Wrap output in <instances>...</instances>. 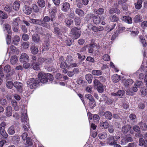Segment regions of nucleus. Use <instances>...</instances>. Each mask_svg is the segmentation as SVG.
<instances>
[{
	"mask_svg": "<svg viewBox=\"0 0 147 147\" xmlns=\"http://www.w3.org/2000/svg\"><path fill=\"white\" fill-rule=\"evenodd\" d=\"M18 59L16 55L12 56L10 59V61L12 65L15 64L18 62Z\"/></svg>",
	"mask_w": 147,
	"mask_h": 147,
	"instance_id": "obj_22",
	"label": "nucleus"
},
{
	"mask_svg": "<svg viewBox=\"0 0 147 147\" xmlns=\"http://www.w3.org/2000/svg\"><path fill=\"white\" fill-rule=\"evenodd\" d=\"M25 145L26 146H32V140L30 137H27Z\"/></svg>",
	"mask_w": 147,
	"mask_h": 147,
	"instance_id": "obj_35",
	"label": "nucleus"
},
{
	"mask_svg": "<svg viewBox=\"0 0 147 147\" xmlns=\"http://www.w3.org/2000/svg\"><path fill=\"white\" fill-rule=\"evenodd\" d=\"M50 20V18L48 16H45L43 20H40V25L42 26L47 28H50V26L49 24L47 22H49Z\"/></svg>",
	"mask_w": 147,
	"mask_h": 147,
	"instance_id": "obj_4",
	"label": "nucleus"
},
{
	"mask_svg": "<svg viewBox=\"0 0 147 147\" xmlns=\"http://www.w3.org/2000/svg\"><path fill=\"white\" fill-rule=\"evenodd\" d=\"M5 115L7 117H10L12 115V109L10 106L6 107V109Z\"/></svg>",
	"mask_w": 147,
	"mask_h": 147,
	"instance_id": "obj_16",
	"label": "nucleus"
},
{
	"mask_svg": "<svg viewBox=\"0 0 147 147\" xmlns=\"http://www.w3.org/2000/svg\"><path fill=\"white\" fill-rule=\"evenodd\" d=\"M43 45L44 46V49L47 50H51L54 49L56 47V45H53L51 43H50L48 40L45 41Z\"/></svg>",
	"mask_w": 147,
	"mask_h": 147,
	"instance_id": "obj_6",
	"label": "nucleus"
},
{
	"mask_svg": "<svg viewBox=\"0 0 147 147\" xmlns=\"http://www.w3.org/2000/svg\"><path fill=\"white\" fill-rule=\"evenodd\" d=\"M141 95L142 97L145 96L147 94V90L144 87H141L140 90Z\"/></svg>",
	"mask_w": 147,
	"mask_h": 147,
	"instance_id": "obj_33",
	"label": "nucleus"
},
{
	"mask_svg": "<svg viewBox=\"0 0 147 147\" xmlns=\"http://www.w3.org/2000/svg\"><path fill=\"white\" fill-rule=\"evenodd\" d=\"M4 32L7 31L9 34H10L11 32V27L10 26L7 24H6L5 25V28L4 29Z\"/></svg>",
	"mask_w": 147,
	"mask_h": 147,
	"instance_id": "obj_32",
	"label": "nucleus"
},
{
	"mask_svg": "<svg viewBox=\"0 0 147 147\" xmlns=\"http://www.w3.org/2000/svg\"><path fill=\"white\" fill-rule=\"evenodd\" d=\"M4 71L7 73L9 72L11 70V67L8 65L5 66L4 68Z\"/></svg>",
	"mask_w": 147,
	"mask_h": 147,
	"instance_id": "obj_61",
	"label": "nucleus"
},
{
	"mask_svg": "<svg viewBox=\"0 0 147 147\" xmlns=\"http://www.w3.org/2000/svg\"><path fill=\"white\" fill-rule=\"evenodd\" d=\"M142 0H138L137 2L135 3V8L138 9H141L142 7Z\"/></svg>",
	"mask_w": 147,
	"mask_h": 147,
	"instance_id": "obj_20",
	"label": "nucleus"
},
{
	"mask_svg": "<svg viewBox=\"0 0 147 147\" xmlns=\"http://www.w3.org/2000/svg\"><path fill=\"white\" fill-rule=\"evenodd\" d=\"M13 86L16 88L18 92H21L23 91V85L19 82H16L13 83Z\"/></svg>",
	"mask_w": 147,
	"mask_h": 147,
	"instance_id": "obj_9",
	"label": "nucleus"
},
{
	"mask_svg": "<svg viewBox=\"0 0 147 147\" xmlns=\"http://www.w3.org/2000/svg\"><path fill=\"white\" fill-rule=\"evenodd\" d=\"M16 127V125H11L8 129L7 132L8 134L11 135H13L15 133V128Z\"/></svg>",
	"mask_w": 147,
	"mask_h": 147,
	"instance_id": "obj_14",
	"label": "nucleus"
},
{
	"mask_svg": "<svg viewBox=\"0 0 147 147\" xmlns=\"http://www.w3.org/2000/svg\"><path fill=\"white\" fill-rule=\"evenodd\" d=\"M125 93V91L123 90H119L116 93H111V95L114 97H121L124 95Z\"/></svg>",
	"mask_w": 147,
	"mask_h": 147,
	"instance_id": "obj_12",
	"label": "nucleus"
},
{
	"mask_svg": "<svg viewBox=\"0 0 147 147\" xmlns=\"http://www.w3.org/2000/svg\"><path fill=\"white\" fill-rule=\"evenodd\" d=\"M120 138L119 136H110L107 139V144L110 146H113L117 143V141Z\"/></svg>",
	"mask_w": 147,
	"mask_h": 147,
	"instance_id": "obj_2",
	"label": "nucleus"
},
{
	"mask_svg": "<svg viewBox=\"0 0 147 147\" xmlns=\"http://www.w3.org/2000/svg\"><path fill=\"white\" fill-rule=\"evenodd\" d=\"M75 12L80 17H83L84 16V12L82 10L78 9H76L75 10Z\"/></svg>",
	"mask_w": 147,
	"mask_h": 147,
	"instance_id": "obj_31",
	"label": "nucleus"
},
{
	"mask_svg": "<svg viewBox=\"0 0 147 147\" xmlns=\"http://www.w3.org/2000/svg\"><path fill=\"white\" fill-rule=\"evenodd\" d=\"M87 16L92 19L93 23L95 24H97L100 22V18L98 15H96L90 13L88 14Z\"/></svg>",
	"mask_w": 147,
	"mask_h": 147,
	"instance_id": "obj_7",
	"label": "nucleus"
},
{
	"mask_svg": "<svg viewBox=\"0 0 147 147\" xmlns=\"http://www.w3.org/2000/svg\"><path fill=\"white\" fill-rule=\"evenodd\" d=\"M140 41L142 44L143 47H146V43L144 38L142 36H141L140 37Z\"/></svg>",
	"mask_w": 147,
	"mask_h": 147,
	"instance_id": "obj_50",
	"label": "nucleus"
},
{
	"mask_svg": "<svg viewBox=\"0 0 147 147\" xmlns=\"http://www.w3.org/2000/svg\"><path fill=\"white\" fill-rule=\"evenodd\" d=\"M2 130L0 131V134L4 138L6 139L8 137V135L6 133L5 129H2Z\"/></svg>",
	"mask_w": 147,
	"mask_h": 147,
	"instance_id": "obj_54",
	"label": "nucleus"
},
{
	"mask_svg": "<svg viewBox=\"0 0 147 147\" xmlns=\"http://www.w3.org/2000/svg\"><path fill=\"white\" fill-rule=\"evenodd\" d=\"M81 31L76 27L72 28L70 32V36L73 39H76L80 37Z\"/></svg>",
	"mask_w": 147,
	"mask_h": 147,
	"instance_id": "obj_1",
	"label": "nucleus"
},
{
	"mask_svg": "<svg viewBox=\"0 0 147 147\" xmlns=\"http://www.w3.org/2000/svg\"><path fill=\"white\" fill-rule=\"evenodd\" d=\"M95 105L96 103L94 100L90 101L89 106L91 108H93Z\"/></svg>",
	"mask_w": 147,
	"mask_h": 147,
	"instance_id": "obj_59",
	"label": "nucleus"
},
{
	"mask_svg": "<svg viewBox=\"0 0 147 147\" xmlns=\"http://www.w3.org/2000/svg\"><path fill=\"white\" fill-rule=\"evenodd\" d=\"M20 4L19 1H15L13 4V7L14 9L16 10H18L20 8Z\"/></svg>",
	"mask_w": 147,
	"mask_h": 147,
	"instance_id": "obj_30",
	"label": "nucleus"
},
{
	"mask_svg": "<svg viewBox=\"0 0 147 147\" xmlns=\"http://www.w3.org/2000/svg\"><path fill=\"white\" fill-rule=\"evenodd\" d=\"M39 83V82L38 80H36L34 78H30L27 82V84L30 85L29 86L31 89H35Z\"/></svg>",
	"mask_w": 147,
	"mask_h": 147,
	"instance_id": "obj_3",
	"label": "nucleus"
},
{
	"mask_svg": "<svg viewBox=\"0 0 147 147\" xmlns=\"http://www.w3.org/2000/svg\"><path fill=\"white\" fill-rule=\"evenodd\" d=\"M32 66L34 70H38L40 69L39 64L38 63H33Z\"/></svg>",
	"mask_w": 147,
	"mask_h": 147,
	"instance_id": "obj_45",
	"label": "nucleus"
},
{
	"mask_svg": "<svg viewBox=\"0 0 147 147\" xmlns=\"http://www.w3.org/2000/svg\"><path fill=\"white\" fill-rule=\"evenodd\" d=\"M74 20L75 22L76 25L78 26H79L81 23V20L80 18L78 17H76Z\"/></svg>",
	"mask_w": 147,
	"mask_h": 147,
	"instance_id": "obj_53",
	"label": "nucleus"
},
{
	"mask_svg": "<svg viewBox=\"0 0 147 147\" xmlns=\"http://www.w3.org/2000/svg\"><path fill=\"white\" fill-rule=\"evenodd\" d=\"M133 28L132 29L130 28H128V30H126L131 32L130 35L132 37H134L137 35L139 33V32L138 30H134Z\"/></svg>",
	"mask_w": 147,
	"mask_h": 147,
	"instance_id": "obj_19",
	"label": "nucleus"
},
{
	"mask_svg": "<svg viewBox=\"0 0 147 147\" xmlns=\"http://www.w3.org/2000/svg\"><path fill=\"white\" fill-rule=\"evenodd\" d=\"M92 146L95 147H99L101 145V143L100 142V141L98 139H96L95 140V141L92 142L93 140H92Z\"/></svg>",
	"mask_w": 147,
	"mask_h": 147,
	"instance_id": "obj_25",
	"label": "nucleus"
},
{
	"mask_svg": "<svg viewBox=\"0 0 147 147\" xmlns=\"http://www.w3.org/2000/svg\"><path fill=\"white\" fill-rule=\"evenodd\" d=\"M40 20H36L33 18H30L29 20V22L34 24H36L40 25Z\"/></svg>",
	"mask_w": 147,
	"mask_h": 147,
	"instance_id": "obj_36",
	"label": "nucleus"
},
{
	"mask_svg": "<svg viewBox=\"0 0 147 147\" xmlns=\"http://www.w3.org/2000/svg\"><path fill=\"white\" fill-rule=\"evenodd\" d=\"M112 79L113 82H117L120 80V77L117 74L114 75L112 77Z\"/></svg>",
	"mask_w": 147,
	"mask_h": 147,
	"instance_id": "obj_41",
	"label": "nucleus"
},
{
	"mask_svg": "<svg viewBox=\"0 0 147 147\" xmlns=\"http://www.w3.org/2000/svg\"><path fill=\"white\" fill-rule=\"evenodd\" d=\"M23 11L25 14L29 15L32 12V9L28 6L25 5L23 8Z\"/></svg>",
	"mask_w": 147,
	"mask_h": 147,
	"instance_id": "obj_13",
	"label": "nucleus"
},
{
	"mask_svg": "<svg viewBox=\"0 0 147 147\" xmlns=\"http://www.w3.org/2000/svg\"><path fill=\"white\" fill-rule=\"evenodd\" d=\"M131 128L130 125L124 126L122 128V131L125 134H126L130 130Z\"/></svg>",
	"mask_w": 147,
	"mask_h": 147,
	"instance_id": "obj_26",
	"label": "nucleus"
},
{
	"mask_svg": "<svg viewBox=\"0 0 147 147\" xmlns=\"http://www.w3.org/2000/svg\"><path fill=\"white\" fill-rule=\"evenodd\" d=\"M72 57L70 56H68L67 57L66 60L65 61L67 63V64L69 65L72 62Z\"/></svg>",
	"mask_w": 147,
	"mask_h": 147,
	"instance_id": "obj_56",
	"label": "nucleus"
},
{
	"mask_svg": "<svg viewBox=\"0 0 147 147\" xmlns=\"http://www.w3.org/2000/svg\"><path fill=\"white\" fill-rule=\"evenodd\" d=\"M28 117L26 111H25L22 114L21 117V119L22 121L23 122H25L26 123H28L27 121L28 120Z\"/></svg>",
	"mask_w": 147,
	"mask_h": 147,
	"instance_id": "obj_18",
	"label": "nucleus"
},
{
	"mask_svg": "<svg viewBox=\"0 0 147 147\" xmlns=\"http://www.w3.org/2000/svg\"><path fill=\"white\" fill-rule=\"evenodd\" d=\"M63 59V57H60L58 61V63L60 64V67L62 69H65L67 67L68 68V64L65 61H64Z\"/></svg>",
	"mask_w": 147,
	"mask_h": 147,
	"instance_id": "obj_8",
	"label": "nucleus"
},
{
	"mask_svg": "<svg viewBox=\"0 0 147 147\" xmlns=\"http://www.w3.org/2000/svg\"><path fill=\"white\" fill-rule=\"evenodd\" d=\"M86 79L88 81L89 83L90 84L92 82V77L90 74H88L86 76Z\"/></svg>",
	"mask_w": 147,
	"mask_h": 147,
	"instance_id": "obj_47",
	"label": "nucleus"
},
{
	"mask_svg": "<svg viewBox=\"0 0 147 147\" xmlns=\"http://www.w3.org/2000/svg\"><path fill=\"white\" fill-rule=\"evenodd\" d=\"M20 21L19 18L13 19V22L12 23L13 26H18V24L20 23Z\"/></svg>",
	"mask_w": 147,
	"mask_h": 147,
	"instance_id": "obj_40",
	"label": "nucleus"
},
{
	"mask_svg": "<svg viewBox=\"0 0 147 147\" xmlns=\"http://www.w3.org/2000/svg\"><path fill=\"white\" fill-rule=\"evenodd\" d=\"M95 45L94 43H91L90 45V46L88 48V52L90 53H92L93 52V50L92 48L94 47Z\"/></svg>",
	"mask_w": 147,
	"mask_h": 147,
	"instance_id": "obj_62",
	"label": "nucleus"
},
{
	"mask_svg": "<svg viewBox=\"0 0 147 147\" xmlns=\"http://www.w3.org/2000/svg\"><path fill=\"white\" fill-rule=\"evenodd\" d=\"M139 145L140 146H144V147H147V140H144L142 138L139 139Z\"/></svg>",
	"mask_w": 147,
	"mask_h": 147,
	"instance_id": "obj_24",
	"label": "nucleus"
},
{
	"mask_svg": "<svg viewBox=\"0 0 147 147\" xmlns=\"http://www.w3.org/2000/svg\"><path fill=\"white\" fill-rule=\"evenodd\" d=\"M134 22L136 23H137L139 22H142L143 20L142 17L140 15H136L134 18Z\"/></svg>",
	"mask_w": 147,
	"mask_h": 147,
	"instance_id": "obj_29",
	"label": "nucleus"
},
{
	"mask_svg": "<svg viewBox=\"0 0 147 147\" xmlns=\"http://www.w3.org/2000/svg\"><path fill=\"white\" fill-rule=\"evenodd\" d=\"M100 125L101 127L107 128L109 125V124L107 121L101 122L100 124Z\"/></svg>",
	"mask_w": 147,
	"mask_h": 147,
	"instance_id": "obj_44",
	"label": "nucleus"
},
{
	"mask_svg": "<svg viewBox=\"0 0 147 147\" xmlns=\"http://www.w3.org/2000/svg\"><path fill=\"white\" fill-rule=\"evenodd\" d=\"M119 31L116 30L114 33V34L113 35L111 38V40L112 41L114 40L116 38L117 36L119 34Z\"/></svg>",
	"mask_w": 147,
	"mask_h": 147,
	"instance_id": "obj_57",
	"label": "nucleus"
},
{
	"mask_svg": "<svg viewBox=\"0 0 147 147\" xmlns=\"http://www.w3.org/2000/svg\"><path fill=\"white\" fill-rule=\"evenodd\" d=\"M122 20L128 24H131L132 22L131 18L129 16H123L121 18Z\"/></svg>",
	"mask_w": 147,
	"mask_h": 147,
	"instance_id": "obj_15",
	"label": "nucleus"
},
{
	"mask_svg": "<svg viewBox=\"0 0 147 147\" xmlns=\"http://www.w3.org/2000/svg\"><path fill=\"white\" fill-rule=\"evenodd\" d=\"M134 81L131 79H128L124 81V85L125 86L128 87L133 83Z\"/></svg>",
	"mask_w": 147,
	"mask_h": 147,
	"instance_id": "obj_23",
	"label": "nucleus"
},
{
	"mask_svg": "<svg viewBox=\"0 0 147 147\" xmlns=\"http://www.w3.org/2000/svg\"><path fill=\"white\" fill-rule=\"evenodd\" d=\"M92 139L89 138L84 147H92Z\"/></svg>",
	"mask_w": 147,
	"mask_h": 147,
	"instance_id": "obj_48",
	"label": "nucleus"
},
{
	"mask_svg": "<svg viewBox=\"0 0 147 147\" xmlns=\"http://www.w3.org/2000/svg\"><path fill=\"white\" fill-rule=\"evenodd\" d=\"M29 60V57L27 54L25 53H22L20 58V61L21 62H27Z\"/></svg>",
	"mask_w": 147,
	"mask_h": 147,
	"instance_id": "obj_10",
	"label": "nucleus"
},
{
	"mask_svg": "<svg viewBox=\"0 0 147 147\" xmlns=\"http://www.w3.org/2000/svg\"><path fill=\"white\" fill-rule=\"evenodd\" d=\"M30 50L31 52L34 54H37L38 52V48L34 45H33L31 47Z\"/></svg>",
	"mask_w": 147,
	"mask_h": 147,
	"instance_id": "obj_38",
	"label": "nucleus"
},
{
	"mask_svg": "<svg viewBox=\"0 0 147 147\" xmlns=\"http://www.w3.org/2000/svg\"><path fill=\"white\" fill-rule=\"evenodd\" d=\"M105 118L109 120L111 119L112 117V113L109 111H106L105 112Z\"/></svg>",
	"mask_w": 147,
	"mask_h": 147,
	"instance_id": "obj_43",
	"label": "nucleus"
},
{
	"mask_svg": "<svg viewBox=\"0 0 147 147\" xmlns=\"http://www.w3.org/2000/svg\"><path fill=\"white\" fill-rule=\"evenodd\" d=\"M97 90L100 93H101L103 92L104 90V88L103 85L102 84H100L96 88Z\"/></svg>",
	"mask_w": 147,
	"mask_h": 147,
	"instance_id": "obj_63",
	"label": "nucleus"
},
{
	"mask_svg": "<svg viewBox=\"0 0 147 147\" xmlns=\"http://www.w3.org/2000/svg\"><path fill=\"white\" fill-rule=\"evenodd\" d=\"M133 139L131 137L129 136H126L124 138H123L122 139L121 142V144L124 145L129 142H132Z\"/></svg>",
	"mask_w": 147,
	"mask_h": 147,
	"instance_id": "obj_11",
	"label": "nucleus"
},
{
	"mask_svg": "<svg viewBox=\"0 0 147 147\" xmlns=\"http://www.w3.org/2000/svg\"><path fill=\"white\" fill-rule=\"evenodd\" d=\"M69 4L67 2H65L62 5V10L64 11H67L69 9Z\"/></svg>",
	"mask_w": 147,
	"mask_h": 147,
	"instance_id": "obj_17",
	"label": "nucleus"
},
{
	"mask_svg": "<svg viewBox=\"0 0 147 147\" xmlns=\"http://www.w3.org/2000/svg\"><path fill=\"white\" fill-rule=\"evenodd\" d=\"M38 77L39 82L43 84L46 83L47 82V79L46 78V73L40 72Z\"/></svg>",
	"mask_w": 147,
	"mask_h": 147,
	"instance_id": "obj_5",
	"label": "nucleus"
},
{
	"mask_svg": "<svg viewBox=\"0 0 147 147\" xmlns=\"http://www.w3.org/2000/svg\"><path fill=\"white\" fill-rule=\"evenodd\" d=\"M32 7L34 12L36 13L38 12L39 9L38 7L36 5L33 4L32 5Z\"/></svg>",
	"mask_w": 147,
	"mask_h": 147,
	"instance_id": "obj_60",
	"label": "nucleus"
},
{
	"mask_svg": "<svg viewBox=\"0 0 147 147\" xmlns=\"http://www.w3.org/2000/svg\"><path fill=\"white\" fill-rule=\"evenodd\" d=\"M6 86L9 89L12 88L13 86V84L11 81H9L6 83Z\"/></svg>",
	"mask_w": 147,
	"mask_h": 147,
	"instance_id": "obj_58",
	"label": "nucleus"
},
{
	"mask_svg": "<svg viewBox=\"0 0 147 147\" xmlns=\"http://www.w3.org/2000/svg\"><path fill=\"white\" fill-rule=\"evenodd\" d=\"M20 40V37L16 35L13 39V42L15 45H17L18 44V42Z\"/></svg>",
	"mask_w": 147,
	"mask_h": 147,
	"instance_id": "obj_37",
	"label": "nucleus"
},
{
	"mask_svg": "<svg viewBox=\"0 0 147 147\" xmlns=\"http://www.w3.org/2000/svg\"><path fill=\"white\" fill-rule=\"evenodd\" d=\"M22 46L24 49H27L29 47V42H23L22 44Z\"/></svg>",
	"mask_w": 147,
	"mask_h": 147,
	"instance_id": "obj_64",
	"label": "nucleus"
},
{
	"mask_svg": "<svg viewBox=\"0 0 147 147\" xmlns=\"http://www.w3.org/2000/svg\"><path fill=\"white\" fill-rule=\"evenodd\" d=\"M37 3L38 5L41 7H43L45 6V3L44 0H38Z\"/></svg>",
	"mask_w": 147,
	"mask_h": 147,
	"instance_id": "obj_55",
	"label": "nucleus"
},
{
	"mask_svg": "<svg viewBox=\"0 0 147 147\" xmlns=\"http://www.w3.org/2000/svg\"><path fill=\"white\" fill-rule=\"evenodd\" d=\"M139 125L140 126L141 128L143 130H145L147 129V125L145 123L141 122L139 123Z\"/></svg>",
	"mask_w": 147,
	"mask_h": 147,
	"instance_id": "obj_42",
	"label": "nucleus"
},
{
	"mask_svg": "<svg viewBox=\"0 0 147 147\" xmlns=\"http://www.w3.org/2000/svg\"><path fill=\"white\" fill-rule=\"evenodd\" d=\"M7 18V15L5 12L1 11H0V18L6 19Z\"/></svg>",
	"mask_w": 147,
	"mask_h": 147,
	"instance_id": "obj_52",
	"label": "nucleus"
},
{
	"mask_svg": "<svg viewBox=\"0 0 147 147\" xmlns=\"http://www.w3.org/2000/svg\"><path fill=\"white\" fill-rule=\"evenodd\" d=\"M98 136L100 139H104L107 137V134L106 132H104L100 133Z\"/></svg>",
	"mask_w": 147,
	"mask_h": 147,
	"instance_id": "obj_34",
	"label": "nucleus"
},
{
	"mask_svg": "<svg viewBox=\"0 0 147 147\" xmlns=\"http://www.w3.org/2000/svg\"><path fill=\"white\" fill-rule=\"evenodd\" d=\"M92 29L94 32H97L102 31L104 29V28L103 27L101 26H99L98 27L94 26L92 28Z\"/></svg>",
	"mask_w": 147,
	"mask_h": 147,
	"instance_id": "obj_21",
	"label": "nucleus"
},
{
	"mask_svg": "<svg viewBox=\"0 0 147 147\" xmlns=\"http://www.w3.org/2000/svg\"><path fill=\"white\" fill-rule=\"evenodd\" d=\"M32 39L35 43H38L40 41L39 36L37 34H33L32 36Z\"/></svg>",
	"mask_w": 147,
	"mask_h": 147,
	"instance_id": "obj_28",
	"label": "nucleus"
},
{
	"mask_svg": "<svg viewBox=\"0 0 147 147\" xmlns=\"http://www.w3.org/2000/svg\"><path fill=\"white\" fill-rule=\"evenodd\" d=\"M20 138L18 135H15L12 137V140L13 143L14 144L18 143L20 141Z\"/></svg>",
	"mask_w": 147,
	"mask_h": 147,
	"instance_id": "obj_27",
	"label": "nucleus"
},
{
	"mask_svg": "<svg viewBox=\"0 0 147 147\" xmlns=\"http://www.w3.org/2000/svg\"><path fill=\"white\" fill-rule=\"evenodd\" d=\"M92 74L95 76H100L102 74V72L99 70H94L92 71Z\"/></svg>",
	"mask_w": 147,
	"mask_h": 147,
	"instance_id": "obj_49",
	"label": "nucleus"
},
{
	"mask_svg": "<svg viewBox=\"0 0 147 147\" xmlns=\"http://www.w3.org/2000/svg\"><path fill=\"white\" fill-rule=\"evenodd\" d=\"M4 9L5 11L10 12H11L12 10L11 6L9 4L7 5L4 7Z\"/></svg>",
	"mask_w": 147,
	"mask_h": 147,
	"instance_id": "obj_46",
	"label": "nucleus"
},
{
	"mask_svg": "<svg viewBox=\"0 0 147 147\" xmlns=\"http://www.w3.org/2000/svg\"><path fill=\"white\" fill-rule=\"evenodd\" d=\"M54 31L55 33L56 34L59 36H60L61 35V32L60 29L58 27H56L54 28Z\"/></svg>",
	"mask_w": 147,
	"mask_h": 147,
	"instance_id": "obj_51",
	"label": "nucleus"
},
{
	"mask_svg": "<svg viewBox=\"0 0 147 147\" xmlns=\"http://www.w3.org/2000/svg\"><path fill=\"white\" fill-rule=\"evenodd\" d=\"M94 12L97 14L100 15L103 14L104 12V9L103 8H100L98 9H94Z\"/></svg>",
	"mask_w": 147,
	"mask_h": 147,
	"instance_id": "obj_39",
	"label": "nucleus"
}]
</instances>
